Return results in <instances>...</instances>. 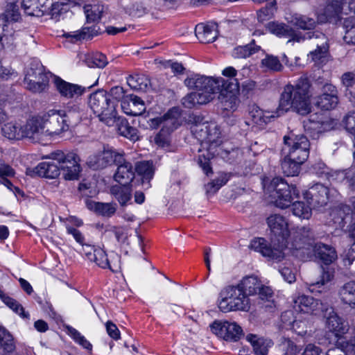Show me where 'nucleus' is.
Returning <instances> with one entry per match:
<instances>
[{
  "mask_svg": "<svg viewBox=\"0 0 355 355\" xmlns=\"http://www.w3.org/2000/svg\"><path fill=\"white\" fill-rule=\"evenodd\" d=\"M238 71L233 67H225L222 75L229 78L225 80L222 77H207L195 75L184 80L185 85L196 91L184 96L182 103L186 108H193L197 105L207 104L214 98L216 94H219L218 98L222 107L225 110H235L239 99L240 84L236 78Z\"/></svg>",
  "mask_w": 355,
  "mask_h": 355,
  "instance_id": "nucleus-1",
  "label": "nucleus"
},
{
  "mask_svg": "<svg viewBox=\"0 0 355 355\" xmlns=\"http://www.w3.org/2000/svg\"><path fill=\"white\" fill-rule=\"evenodd\" d=\"M311 83L309 78L302 76L294 84L286 85L280 94L279 105L275 110H263L257 105L251 106L249 116L252 123L263 127L271 119L293 111L300 115L311 112Z\"/></svg>",
  "mask_w": 355,
  "mask_h": 355,
  "instance_id": "nucleus-2",
  "label": "nucleus"
},
{
  "mask_svg": "<svg viewBox=\"0 0 355 355\" xmlns=\"http://www.w3.org/2000/svg\"><path fill=\"white\" fill-rule=\"evenodd\" d=\"M267 224L272 233L271 243L263 238H254L251 241L250 248L269 260L280 261L284 257L286 249L292 252V245L289 247L287 241L290 234L288 221L279 214H272L268 217ZM295 241H297L295 240L293 243Z\"/></svg>",
  "mask_w": 355,
  "mask_h": 355,
  "instance_id": "nucleus-3",
  "label": "nucleus"
},
{
  "mask_svg": "<svg viewBox=\"0 0 355 355\" xmlns=\"http://www.w3.org/2000/svg\"><path fill=\"white\" fill-rule=\"evenodd\" d=\"M191 131L200 144L198 164L206 175L212 173L210 160L218 154L222 143L220 132L214 122L204 121L201 116H190Z\"/></svg>",
  "mask_w": 355,
  "mask_h": 355,
  "instance_id": "nucleus-4",
  "label": "nucleus"
},
{
  "mask_svg": "<svg viewBox=\"0 0 355 355\" xmlns=\"http://www.w3.org/2000/svg\"><path fill=\"white\" fill-rule=\"evenodd\" d=\"M83 110L79 104L73 103L67 110L52 109L42 115L47 137L60 135L82 120Z\"/></svg>",
  "mask_w": 355,
  "mask_h": 355,
  "instance_id": "nucleus-5",
  "label": "nucleus"
},
{
  "mask_svg": "<svg viewBox=\"0 0 355 355\" xmlns=\"http://www.w3.org/2000/svg\"><path fill=\"white\" fill-rule=\"evenodd\" d=\"M297 234L302 235L303 238L300 239V241H295L292 244V254L294 256L305 261L311 257V250H312L315 257L324 265L329 266L337 260V252L334 247L321 242L316 243L313 245L306 242L308 238L313 235L309 227H302Z\"/></svg>",
  "mask_w": 355,
  "mask_h": 355,
  "instance_id": "nucleus-6",
  "label": "nucleus"
},
{
  "mask_svg": "<svg viewBox=\"0 0 355 355\" xmlns=\"http://www.w3.org/2000/svg\"><path fill=\"white\" fill-rule=\"evenodd\" d=\"M218 306L223 313L236 311H248L250 308V301L247 294L238 284L230 285L220 291Z\"/></svg>",
  "mask_w": 355,
  "mask_h": 355,
  "instance_id": "nucleus-7",
  "label": "nucleus"
},
{
  "mask_svg": "<svg viewBox=\"0 0 355 355\" xmlns=\"http://www.w3.org/2000/svg\"><path fill=\"white\" fill-rule=\"evenodd\" d=\"M88 105L99 120L107 126H112L116 121L115 102L104 90H98L90 94Z\"/></svg>",
  "mask_w": 355,
  "mask_h": 355,
  "instance_id": "nucleus-8",
  "label": "nucleus"
},
{
  "mask_svg": "<svg viewBox=\"0 0 355 355\" xmlns=\"http://www.w3.org/2000/svg\"><path fill=\"white\" fill-rule=\"evenodd\" d=\"M309 147L310 143L306 136L291 132L284 137L282 153L302 164L309 157Z\"/></svg>",
  "mask_w": 355,
  "mask_h": 355,
  "instance_id": "nucleus-9",
  "label": "nucleus"
},
{
  "mask_svg": "<svg viewBox=\"0 0 355 355\" xmlns=\"http://www.w3.org/2000/svg\"><path fill=\"white\" fill-rule=\"evenodd\" d=\"M267 191L270 193L271 202L281 209L290 206L293 196L296 197L299 196V191L295 187L289 185L282 178L278 177L272 180Z\"/></svg>",
  "mask_w": 355,
  "mask_h": 355,
  "instance_id": "nucleus-10",
  "label": "nucleus"
},
{
  "mask_svg": "<svg viewBox=\"0 0 355 355\" xmlns=\"http://www.w3.org/2000/svg\"><path fill=\"white\" fill-rule=\"evenodd\" d=\"M49 74L37 61H33L25 69L24 85L33 93L44 92L49 85Z\"/></svg>",
  "mask_w": 355,
  "mask_h": 355,
  "instance_id": "nucleus-11",
  "label": "nucleus"
},
{
  "mask_svg": "<svg viewBox=\"0 0 355 355\" xmlns=\"http://www.w3.org/2000/svg\"><path fill=\"white\" fill-rule=\"evenodd\" d=\"M49 157L56 159L59 164L60 171H63L64 178L67 180H73L78 178L80 171V159L73 152L64 153L57 150L49 153Z\"/></svg>",
  "mask_w": 355,
  "mask_h": 355,
  "instance_id": "nucleus-12",
  "label": "nucleus"
},
{
  "mask_svg": "<svg viewBox=\"0 0 355 355\" xmlns=\"http://www.w3.org/2000/svg\"><path fill=\"white\" fill-rule=\"evenodd\" d=\"M325 337L330 344L338 345L347 332L348 327L345 320L336 313L332 311L327 318Z\"/></svg>",
  "mask_w": 355,
  "mask_h": 355,
  "instance_id": "nucleus-13",
  "label": "nucleus"
},
{
  "mask_svg": "<svg viewBox=\"0 0 355 355\" xmlns=\"http://www.w3.org/2000/svg\"><path fill=\"white\" fill-rule=\"evenodd\" d=\"M210 328L213 334L226 341L236 342L243 336L242 328L235 322L216 320Z\"/></svg>",
  "mask_w": 355,
  "mask_h": 355,
  "instance_id": "nucleus-14",
  "label": "nucleus"
},
{
  "mask_svg": "<svg viewBox=\"0 0 355 355\" xmlns=\"http://www.w3.org/2000/svg\"><path fill=\"white\" fill-rule=\"evenodd\" d=\"M22 139L26 138L33 142H44L48 139L45 124L42 116L32 117L21 125Z\"/></svg>",
  "mask_w": 355,
  "mask_h": 355,
  "instance_id": "nucleus-15",
  "label": "nucleus"
},
{
  "mask_svg": "<svg viewBox=\"0 0 355 355\" xmlns=\"http://www.w3.org/2000/svg\"><path fill=\"white\" fill-rule=\"evenodd\" d=\"M334 194L331 190L322 184H315L304 193V198L313 207L324 206Z\"/></svg>",
  "mask_w": 355,
  "mask_h": 355,
  "instance_id": "nucleus-16",
  "label": "nucleus"
},
{
  "mask_svg": "<svg viewBox=\"0 0 355 355\" xmlns=\"http://www.w3.org/2000/svg\"><path fill=\"white\" fill-rule=\"evenodd\" d=\"M83 253L89 261L102 268H108L113 272L118 269V264L110 261L105 251L98 246L86 245L83 246Z\"/></svg>",
  "mask_w": 355,
  "mask_h": 355,
  "instance_id": "nucleus-17",
  "label": "nucleus"
},
{
  "mask_svg": "<svg viewBox=\"0 0 355 355\" xmlns=\"http://www.w3.org/2000/svg\"><path fill=\"white\" fill-rule=\"evenodd\" d=\"M293 302L294 310L299 313L317 315L323 309L320 300L304 294L294 296Z\"/></svg>",
  "mask_w": 355,
  "mask_h": 355,
  "instance_id": "nucleus-18",
  "label": "nucleus"
},
{
  "mask_svg": "<svg viewBox=\"0 0 355 355\" xmlns=\"http://www.w3.org/2000/svg\"><path fill=\"white\" fill-rule=\"evenodd\" d=\"M54 85L60 96L65 99H77L86 91L85 87L67 82L58 76L54 78Z\"/></svg>",
  "mask_w": 355,
  "mask_h": 355,
  "instance_id": "nucleus-19",
  "label": "nucleus"
},
{
  "mask_svg": "<svg viewBox=\"0 0 355 355\" xmlns=\"http://www.w3.org/2000/svg\"><path fill=\"white\" fill-rule=\"evenodd\" d=\"M322 94L315 100V106L322 110L334 109L338 103L336 87L329 83H325L322 88Z\"/></svg>",
  "mask_w": 355,
  "mask_h": 355,
  "instance_id": "nucleus-20",
  "label": "nucleus"
},
{
  "mask_svg": "<svg viewBox=\"0 0 355 355\" xmlns=\"http://www.w3.org/2000/svg\"><path fill=\"white\" fill-rule=\"evenodd\" d=\"M118 157V159H116L115 164L117 166V169L114 178L120 184H131L135 178L133 166L130 162L125 160L124 154Z\"/></svg>",
  "mask_w": 355,
  "mask_h": 355,
  "instance_id": "nucleus-21",
  "label": "nucleus"
},
{
  "mask_svg": "<svg viewBox=\"0 0 355 355\" xmlns=\"http://www.w3.org/2000/svg\"><path fill=\"white\" fill-rule=\"evenodd\" d=\"M328 1L329 2L324 8L323 12L319 14L318 18L320 22L336 20L340 17V15L342 13L346 15L354 14V12H350L348 7L349 3L347 6H344L343 3L333 2L331 0Z\"/></svg>",
  "mask_w": 355,
  "mask_h": 355,
  "instance_id": "nucleus-22",
  "label": "nucleus"
},
{
  "mask_svg": "<svg viewBox=\"0 0 355 355\" xmlns=\"http://www.w3.org/2000/svg\"><path fill=\"white\" fill-rule=\"evenodd\" d=\"M268 31L280 37H289L288 41L300 42L305 40V36L301 33H297L291 27L284 23L270 22L267 25Z\"/></svg>",
  "mask_w": 355,
  "mask_h": 355,
  "instance_id": "nucleus-23",
  "label": "nucleus"
},
{
  "mask_svg": "<svg viewBox=\"0 0 355 355\" xmlns=\"http://www.w3.org/2000/svg\"><path fill=\"white\" fill-rule=\"evenodd\" d=\"M49 156V154L43 157L47 160L39 163L35 168L34 171L40 177L55 179L60 174V166L56 159L50 158Z\"/></svg>",
  "mask_w": 355,
  "mask_h": 355,
  "instance_id": "nucleus-24",
  "label": "nucleus"
},
{
  "mask_svg": "<svg viewBox=\"0 0 355 355\" xmlns=\"http://www.w3.org/2000/svg\"><path fill=\"white\" fill-rule=\"evenodd\" d=\"M304 36H305V40L307 38H315V40H318L315 42L317 49L313 51H311L309 54V56L313 61L316 62L327 55L329 51V44L328 40L324 34L319 32L313 33H307Z\"/></svg>",
  "mask_w": 355,
  "mask_h": 355,
  "instance_id": "nucleus-25",
  "label": "nucleus"
},
{
  "mask_svg": "<svg viewBox=\"0 0 355 355\" xmlns=\"http://www.w3.org/2000/svg\"><path fill=\"white\" fill-rule=\"evenodd\" d=\"M121 109L128 115H141L146 110L144 101L135 95L126 96L121 103Z\"/></svg>",
  "mask_w": 355,
  "mask_h": 355,
  "instance_id": "nucleus-26",
  "label": "nucleus"
},
{
  "mask_svg": "<svg viewBox=\"0 0 355 355\" xmlns=\"http://www.w3.org/2000/svg\"><path fill=\"white\" fill-rule=\"evenodd\" d=\"M123 154V153L117 152L113 149H104L91 159L90 164L96 169L103 168L112 163L116 164V159Z\"/></svg>",
  "mask_w": 355,
  "mask_h": 355,
  "instance_id": "nucleus-27",
  "label": "nucleus"
},
{
  "mask_svg": "<svg viewBox=\"0 0 355 355\" xmlns=\"http://www.w3.org/2000/svg\"><path fill=\"white\" fill-rule=\"evenodd\" d=\"M217 24L214 22L198 24L195 28V33L202 43H210L215 41L218 36Z\"/></svg>",
  "mask_w": 355,
  "mask_h": 355,
  "instance_id": "nucleus-28",
  "label": "nucleus"
},
{
  "mask_svg": "<svg viewBox=\"0 0 355 355\" xmlns=\"http://www.w3.org/2000/svg\"><path fill=\"white\" fill-rule=\"evenodd\" d=\"M110 194L119 202L121 206H126L132 199V188L131 184H117L110 189Z\"/></svg>",
  "mask_w": 355,
  "mask_h": 355,
  "instance_id": "nucleus-29",
  "label": "nucleus"
},
{
  "mask_svg": "<svg viewBox=\"0 0 355 355\" xmlns=\"http://www.w3.org/2000/svg\"><path fill=\"white\" fill-rule=\"evenodd\" d=\"M86 206L89 210L94 211L97 214L108 218L115 214L117 208L116 203L100 202L92 200H87Z\"/></svg>",
  "mask_w": 355,
  "mask_h": 355,
  "instance_id": "nucleus-30",
  "label": "nucleus"
},
{
  "mask_svg": "<svg viewBox=\"0 0 355 355\" xmlns=\"http://www.w3.org/2000/svg\"><path fill=\"white\" fill-rule=\"evenodd\" d=\"M321 268L322 272L320 279L315 283L311 284L308 288L311 292H321L322 289L327 288L328 284H330L334 278L335 270L334 268L322 266Z\"/></svg>",
  "mask_w": 355,
  "mask_h": 355,
  "instance_id": "nucleus-31",
  "label": "nucleus"
},
{
  "mask_svg": "<svg viewBox=\"0 0 355 355\" xmlns=\"http://www.w3.org/2000/svg\"><path fill=\"white\" fill-rule=\"evenodd\" d=\"M135 171L142 178V184L149 188L150 181L155 173V167L152 161H141L137 164Z\"/></svg>",
  "mask_w": 355,
  "mask_h": 355,
  "instance_id": "nucleus-32",
  "label": "nucleus"
},
{
  "mask_svg": "<svg viewBox=\"0 0 355 355\" xmlns=\"http://www.w3.org/2000/svg\"><path fill=\"white\" fill-rule=\"evenodd\" d=\"M104 5L98 1H93L92 3L84 6V12L87 22H97L104 12Z\"/></svg>",
  "mask_w": 355,
  "mask_h": 355,
  "instance_id": "nucleus-33",
  "label": "nucleus"
},
{
  "mask_svg": "<svg viewBox=\"0 0 355 355\" xmlns=\"http://www.w3.org/2000/svg\"><path fill=\"white\" fill-rule=\"evenodd\" d=\"M114 124H116L117 127L118 132L121 136L134 141L138 140V130L135 128L130 126L125 119L116 116Z\"/></svg>",
  "mask_w": 355,
  "mask_h": 355,
  "instance_id": "nucleus-34",
  "label": "nucleus"
},
{
  "mask_svg": "<svg viewBox=\"0 0 355 355\" xmlns=\"http://www.w3.org/2000/svg\"><path fill=\"white\" fill-rule=\"evenodd\" d=\"M288 23L304 30H311L315 26L314 19L306 15L295 13L287 18Z\"/></svg>",
  "mask_w": 355,
  "mask_h": 355,
  "instance_id": "nucleus-35",
  "label": "nucleus"
},
{
  "mask_svg": "<svg viewBox=\"0 0 355 355\" xmlns=\"http://www.w3.org/2000/svg\"><path fill=\"white\" fill-rule=\"evenodd\" d=\"M261 284V283L257 277L252 275L244 277L241 282L238 284L239 287L247 294L248 297L250 295L257 293Z\"/></svg>",
  "mask_w": 355,
  "mask_h": 355,
  "instance_id": "nucleus-36",
  "label": "nucleus"
},
{
  "mask_svg": "<svg viewBox=\"0 0 355 355\" xmlns=\"http://www.w3.org/2000/svg\"><path fill=\"white\" fill-rule=\"evenodd\" d=\"M341 300L352 308H355V282L346 283L339 292Z\"/></svg>",
  "mask_w": 355,
  "mask_h": 355,
  "instance_id": "nucleus-37",
  "label": "nucleus"
},
{
  "mask_svg": "<svg viewBox=\"0 0 355 355\" xmlns=\"http://www.w3.org/2000/svg\"><path fill=\"white\" fill-rule=\"evenodd\" d=\"M260 49V46L256 45L254 40H252L248 44L234 48L232 56L234 58H245L257 53Z\"/></svg>",
  "mask_w": 355,
  "mask_h": 355,
  "instance_id": "nucleus-38",
  "label": "nucleus"
},
{
  "mask_svg": "<svg viewBox=\"0 0 355 355\" xmlns=\"http://www.w3.org/2000/svg\"><path fill=\"white\" fill-rule=\"evenodd\" d=\"M15 349L12 336L4 327L0 326V350L5 353H12Z\"/></svg>",
  "mask_w": 355,
  "mask_h": 355,
  "instance_id": "nucleus-39",
  "label": "nucleus"
},
{
  "mask_svg": "<svg viewBox=\"0 0 355 355\" xmlns=\"http://www.w3.org/2000/svg\"><path fill=\"white\" fill-rule=\"evenodd\" d=\"M247 340L252 344L254 351L257 355H267L268 347H270V340L257 338L255 335L250 334Z\"/></svg>",
  "mask_w": 355,
  "mask_h": 355,
  "instance_id": "nucleus-40",
  "label": "nucleus"
},
{
  "mask_svg": "<svg viewBox=\"0 0 355 355\" xmlns=\"http://www.w3.org/2000/svg\"><path fill=\"white\" fill-rule=\"evenodd\" d=\"M254 3H261L267 1L266 7L260 9L257 13V18L259 21H263L272 17L274 12L277 10L276 0H252Z\"/></svg>",
  "mask_w": 355,
  "mask_h": 355,
  "instance_id": "nucleus-41",
  "label": "nucleus"
},
{
  "mask_svg": "<svg viewBox=\"0 0 355 355\" xmlns=\"http://www.w3.org/2000/svg\"><path fill=\"white\" fill-rule=\"evenodd\" d=\"M302 164L297 163L295 159L284 155L282 162V169L283 173L287 176H296L299 174Z\"/></svg>",
  "mask_w": 355,
  "mask_h": 355,
  "instance_id": "nucleus-42",
  "label": "nucleus"
},
{
  "mask_svg": "<svg viewBox=\"0 0 355 355\" xmlns=\"http://www.w3.org/2000/svg\"><path fill=\"white\" fill-rule=\"evenodd\" d=\"M2 134L9 139H22L21 125L14 122H9L2 127Z\"/></svg>",
  "mask_w": 355,
  "mask_h": 355,
  "instance_id": "nucleus-43",
  "label": "nucleus"
},
{
  "mask_svg": "<svg viewBox=\"0 0 355 355\" xmlns=\"http://www.w3.org/2000/svg\"><path fill=\"white\" fill-rule=\"evenodd\" d=\"M324 125V123L319 121H315L311 119L304 122V128L306 133L314 139L318 137L319 134L325 130Z\"/></svg>",
  "mask_w": 355,
  "mask_h": 355,
  "instance_id": "nucleus-44",
  "label": "nucleus"
},
{
  "mask_svg": "<svg viewBox=\"0 0 355 355\" xmlns=\"http://www.w3.org/2000/svg\"><path fill=\"white\" fill-rule=\"evenodd\" d=\"M85 62L89 67L103 68L107 65V60L104 54L96 52L87 55Z\"/></svg>",
  "mask_w": 355,
  "mask_h": 355,
  "instance_id": "nucleus-45",
  "label": "nucleus"
},
{
  "mask_svg": "<svg viewBox=\"0 0 355 355\" xmlns=\"http://www.w3.org/2000/svg\"><path fill=\"white\" fill-rule=\"evenodd\" d=\"M127 83L133 89L145 90L150 84V80L144 75L136 74L130 76L127 78Z\"/></svg>",
  "mask_w": 355,
  "mask_h": 355,
  "instance_id": "nucleus-46",
  "label": "nucleus"
},
{
  "mask_svg": "<svg viewBox=\"0 0 355 355\" xmlns=\"http://www.w3.org/2000/svg\"><path fill=\"white\" fill-rule=\"evenodd\" d=\"M293 215L302 218L309 219L311 216V208L302 201H297L292 205Z\"/></svg>",
  "mask_w": 355,
  "mask_h": 355,
  "instance_id": "nucleus-47",
  "label": "nucleus"
},
{
  "mask_svg": "<svg viewBox=\"0 0 355 355\" xmlns=\"http://www.w3.org/2000/svg\"><path fill=\"white\" fill-rule=\"evenodd\" d=\"M345 29L344 41L348 44H355V19L349 17L344 21Z\"/></svg>",
  "mask_w": 355,
  "mask_h": 355,
  "instance_id": "nucleus-48",
  "label": "nucleus"
},
{
  "mask_svg": "<svg viewBox=\"0 0 355 355\" xmlns=\"http://www.w3.org/2000/svg\"><path fill=\"white\" fill-rule=\"evenodd\" d=\"M0 299L5 303L9 308L13 310L16 313L24 318L26 317L24 309L15 300L6 294L0 288Z\"/></svg>",
  "mask_w": 355,
  "mask_h": 355,
  "instance_id": "nucleus-49",
  "label": "nucleus"
},
{
  "mask_svg": "<svg viewBox=\"0 0 355 355\" xmlns=\"http://www.w3.org/2000/svg\"><path fill=\"white\" fill-rule=\"evenodd\" d=\"M171 112H168L162 118H154L151 119L149 122L150 128L153 129L157 128L162 123H164V126L168 127L171 130H174L177 128L175 125L176 120L173 118L170 117Z\"/></svg>",
  "mask_w": 355,
  "mask_h": 355,
  "instance_id": "nucleus-50",
  "label": "nucleus"
},
{
  "mask_svg": "<svg viewBox=\"0 0 355 355\" xmlns=\"http://www.w3.org/2000/svg\"><path fill=\"white\" fill-rule=\"evenodd\" d=\"M107 232L112 234L119 245L128 244V230L124 227L110 226Z\"/></svg>",
  "mask_w": 355,
  "mask_h": 355,
  "instance_id": "nucleus-51",
  "label": "nucleus"
},
{
  "mask_svg": "<svg viewBox=\"0 0 355 355\" xmlns=\"http://www.w3.org/2000/svg\"><path fill=\"white\" fill-rule=\"evenodd\" d=\"M261 66L272 71H280L283 69V66L278 58L269 55H267L265 58L262 59Z\"/></svg>",
  "mask_w": 355,
  "mask_h": 355,
  "instance_id": "nucleus-52",
  "label": "nucleus"
},
{
  "mask_svg": "<svg viewBox=\"0 0 355 355\" xmlns=\"http://www.w3.org/2000/svg\"><path fill=\"white\" fill-rule=\"evenodd\" d=\"M67 332L68 334L83 347L87 349H92L91 343L76 329L71 327H68Z\"/></svg>",
  "mask_w": 355,
  "mask_h": 355,
  "instance_id": "nucleus-53",
  "label": "nucleus"
},
{
  "mask_svg": "<svg viewBox=\"0 0 355 355\" xmlns=\"http://www.w3.org/2000/svg\"><path fill=\"white\" fill-rule=\"evenodd\" d=\"M279 349L283 352L282 355H298L301 351V349L289 339H284L279 345Z\"/></svg>",
  "mask_w": 355,
  "mask_h": 355,
  "instance_id": "nucleus-54",
  "label": "nucleus"
},
{
  "mask_svg": "<svg viewBox=\"0 0 355 355\" xmlns=\"http://www.w3.org/2000/svg\"><path fill=\"white\" fill-rule=\"evenodd\" d=\"M6 18L7 21H18L21 18L19 12V5L17 2H9L6 10Z\"/></svg>",
  "mask_w": 355,
  "mask_h": 355,
  "instance_id": "nucleus-55",
  "label": "nucleus"
},
{
  "mask_svg": "<svg viewBox=\"0 0 355 355\" xmlns=\"http://www.w3.org/2000/svg\"><path fill=\"white\" fill-rule=\"evenodd\" d=\"M349 170L334 171L329 174V180L335 183L343 184L345 186V182L349 175Z\"/></svg>",
  "mask_w": 355,
  "mask_h": 355,
  "instance_id": "nucleus-56",
  "label": "nucleus"
},
{
  "mask_svg": "<svg viewBox=\"0 0 355 355\" xmlns=\"http://www.w3.org/2000/svg\"><path fill=\"white\" fill-rule=\"evenodd\" d=\"M241 92L244 96L252 95L257 89V83L252 80H247L241 83Z\"/></svg>",
  "mask_w": 355,
  "mask_h": 355,
  "instance_id": "nucleus-57",
  "label": "nucleus"
},
{
  "mask_svg": "<svg viewBox=\"0 0 355 355\" xmlns=\"http://www.w3.org/2000/svg\"><path fill=\"white\" fill-rule=\"evenodd\" d=\"M107 94L110 95V98L112 99V101L115 102V105H116V102L120 101L122 102V100L126 96H125L123 87L119 86L112 87Z\"/></svg>",
  "mask_w": 355,
  "mask_h": 355,
  "instance_id": "nucleus-58",
  "label": "nucleus"
},
{
  "mask_svg": "<svg viewBox=\"0 0 355 355\" xmlns=\"http://www.w3.org/2000/svg\"><path fill=\"white\" fill-rule=\"evenodd\" d=\"M346 130L353 136L355 137V112L348 114L345 119Z\"/></svg>",
  "mask_w": 355,
  "mask_h": 355,
  "instance_id": "nucleus-59",
  "label": "nucleus"
},
{
  "mask_svg": "<svg viewBox=\"0 0 355 355\" xmlns=\"http://www.w3.org/2000/svg\"><path fill=\"white\" fill-rule=\"evenodd\" d=\"M279 272L284 279L289 284H292L295 281V274L289 267H284L279 269Z\"/></svg>",
  "mask_w": 355,
  "mask_h": 355,
  "instance_id": "nucleus-60",
  "label": "nucleus"
},
{
  "mask_svg": "<svg viewBox=\"0 0 355 355\" xmlns=\"http://www.w3.org/2000/svg\"><path fill=\"white\" fill-rule=\"evenodd\" d=\"M21 6L24 12L28 15H33L35 8H37L35 0H22Z\"/></svg>",
  "mask_w": 355,
  "mask_h": 355,
  "instance_id": "nucleus-61",
  "label": "nucleus"
},
{
  "mask_svg": "<svg viewBox=\"0 0 355 355\" xmlns=\"http://www.w3.org/2000/svg\"><path fill=\"white\" fill-rule=\"evenodd\" d=\"M86 31H83V28L81 30L74 31V32H70L64 34V36L67 38H71V42H76L78 41H80L82 40L86 39Z\"/></svg>",
  "mask_w": 355,
  "mask_h": 355,
  "instance_id": "nucleus-62",
  "label": "nucleus"
},
{
  "mask_svg": "<svg viewBox=\"0 0 355 355\" xmlns=\"http://www.w3.org/2000/svg\"><path fill=\"white\" fill-rule=\"evenodd\" d=\"M257 294L259 295V297L262 300L268 301L270 298H272L273 291L270 287L261 284Z\"/></svg>",
  "mask_w": 355,
  "mask_h": 355,
  "instance_id": "nucleus-63",
  "label": "nucleus"
},
{
  "mask_svg": "<svg viewBox=\"0 0 355 355\" xmlns=\"http://www.w3.org/2000/svg\"><path fill=\"white\" fill-rule=\"evenodd\" d=\"M106 330L109 336L114 340L120 338V332L116 324L110 321L106 323Z\"/></svg>",
  "mask_w": 355,
  "mask_h": 355,
  "instance_id": "nucleus-64",
  "label": "nucleus"
}]
</instances>
